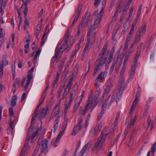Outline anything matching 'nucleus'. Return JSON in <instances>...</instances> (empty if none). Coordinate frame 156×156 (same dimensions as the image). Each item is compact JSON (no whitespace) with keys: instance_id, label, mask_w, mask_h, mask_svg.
I'll return each instance as SVG.
<instances>
[{"instance_id":"c756f323","label":"nucleus","mask_w":156,"mask_h":156,"mask_svg":"<svg viewBox=\"0 0 156 156\" xmlns=\"http://www.w3.org/2000/svg\"><path fill=\"white\" fill-rule=\"evenodd\" d=\"M71 104V103L69 102L68 103H66L65 105V107L64 109V116H65V117H67V110L70 107Z\"/></svg>"},{"instance_id":"ea45409f","label":"nucleus","mask_w":156,"mask_h":156,"mask_svg":"<svg viewBox=\"0 0 156 156\" xmlns=\"http://www.w3.org/2000/svg\"><path fill=\"white\" fill-rule=\"evenodd\" d=\"M139 98L135 97V99L133 101L132 106L133 109V108H135L136 105L137 104Z\"/></svg>"},{"instance_id":"9b49d317","label":"nucleus","mask_w":156,"mask_h":156,"mask_svg":"<svg viewBox=\"0 0 156 156\" xmlns=\"http://www.w3.org/2000/svg\"><path fill=\"white\" fill-rule=\"evenodd\" d=\"M104 12V11L103 8H102L101 9L99 13H98V11L95 12V14H96V15L95 17V21L94 24L98 25L100 23V21L101 20L102 17L103 16Z\"/></svg>"},{"instance_id":"69168bd1","label":"nucleus","mask_w":156,"mask_h":156,"mask_svg":"<svg viewBox=\"0 0 156 156\" xmlns=\"http://www.w3.org/2000/svg\"><path fill=\"white\" fill-rule=\"evenodd\" d=\"M80 144L81 141L80 140H79L78 141L77 143L76 144V148L75 149V150H76V151H77V150L79 148Z\"/></svg>"},{"instance_id":"ddd939ff","label":"nucleus","mask_w":156,"mask_h":156,"mask_svg":"<svg viewBox=\"0 0 156 156\" xmlns=\"http://www.w3.org/2000/svg\"><path fill=\"white\" fill-rule=\"evenodd\" d=\"M8 65V61L6 58L3 57L1 62H0V77L2 76L3 73V68Z\"/></svg>"},{"instance_id":"dca6fc26","label":"nucleus","mask_w":156,"mask_h":156,"mask_svg":"<svg viewBox=\"0 0 156 156\" xmlns=\"http://www.w3.org/2000/svg\"><path fill=\"white\" fill-rule=\"evenodd\" d=\"M108 72L107 71L103 72L100 73L96 79L95 82L96 84H98L99 81H101L103 79L105 78L107 76Z\"/></svg>"},{"instance_id":"6e6552de","label":"nucleus","mask_w":156,"mask_h":156,"mask_svg":"<svg viewBox=\"0 0 156 156\" xmlns=\"http://www.w3.org/2000/svg\"><path fill=\"white\" fill-rule=\"evenodd\" d=\"M69 36V31L68 30L66 31L65 34V37L63 39L62 42L63 43L61 47L59 48L58 49H57V52H58L59 54H61L60 53L64 50L65 46L66 45V43L68 41V39Z\"/></svg>"},{"instance_id":"a211bd4d","label":"nucleus","mask_w":156,"mask_h":156,"mask_svg":"<svg viewBox=\"0 0 156 156\" xmlns=\"http://www.w3.org/2000/svg\"><path fill=\"white\" fill-rule=\"evenodd\" d=\"M146 30V26L145 25L142 26L138 29L136 33L143 37L144 35L145 34Z\"/></svg>"},{"instance_id":"774afa93","label":"nucleus","mask_w":156,"mask_h":156,"mask_svg":"<svg viewBox=\"0 0 156 156\" xmlns=\"http://www.w3.org/2000/svg\"><path fill=\"white\" fill-rule=\"evenodd\" d=\"M101 0H95L94 5L96 6H98L100 3Z\"/></svg>"},{"instance_id":"4468645a","label":"nucleus","mask_w":156,"mask_h":156,"mask_svg":"<svg viewBox=\"0 0 156 156\" xmlns=\"http://www.w3.org/2000/svg\"><path fill=\"white\" fill-rule=\"evenodd\" d=\"M107 47L106 45L104 46L102 49L100 54L99 55L97 60L99 61H105V60L104 58L105 54L107 50Z\"/></svg>"},{"instance_id":"13d9d810","label":"nucleus","mask_w":156,"mask_h":156,"mask_svg":"<svg viewBox=\"0 0 156 156\" xmlns=\"http://www.w3.org/2000/svg\"><path fill=\"white\" fill-rule=\"evenodd\" d=\"M74 94L72 93L71 94L70 96V98L69 100V102L72 103V101L74 98Z\"/></svg>"},{"instance_id":"f03ea898","label":"nucleus","mask_w":156,"mask_h":156,"mask_svg":"<svg viewBox=\"0 0 156 156\" xmlns=\"http://www.w3.org/2000/svg\"><path fill=\"white\" fill-rule=\"evenodd\" d=\"M40 106H39V105H38L37 107L33 113L31 122L32 126L29 128V131L31 130H32L33 129V127L32 126L34 125L35 123L34 121L36 117L38 118L39 120H41L44 118L49 113L51 110L49 109L48 107H47L46 108H43L41 111H40L37 114Z\"/></svg>"},{"instance_id":"8fccbe9b","label":"nucleus","mask_w":156,"mask_h":156,"mask_svg":"<svg viewBox=\"0 0 156 156\" xmlns=\"http://www.w3.org/2000/svg\"><path fill=\"white\" fill-rule=\"evenodd\" d=\"M141 50L137 48V49L136 52V56L134 58L138 59L141 52Z\"/></svg>"},{"instance_id":"7ed1b4c3","label":"nucleus","mask_w":156,"mask_h":156,"mask_svg":"<svg viewBox=\"0 0 156 156\" xmlns=\"http://www.w3.org/2000/svg\"><path fill=\"white\" fill-rule=\"evenodd\" d=\"M38 132V130H37L35 132L33 133L32 135V132H29L24 146L21 150L20 156H25L30 148L28 145V142L29 141L30 143H32V141L35 138Z\"/></svg>"},{"instance_id":"79ce46f5","label":"nucleus","mask_w":156,"mask_h":156,"mask_svg":"<svg viewBox=\"0 0 156 156\" xmlns=\"http://www.w3.org/2000/svg\"><path fill=\"white\" fill-rule=\"evenodd\" d=\"M64 86H63L62 88H60L57 92V98H59L61 95V94L62 91L64 88Z\"/></svg>"},{"instance_id":"cd10ccee","label":"nucleus","mask_w":156,"mask_h":156,"mask_svg":"<svg viewBox=\"0 0 156 156\" xmlns=\"http://www.w3.org/2000/svg\"><path fill=\"white\" fill-rule=\"evenodd\" d=\"M61 56V54H59L58 52H57V49L56 48L55 50V55L51 59L52 62L53 63H54L56 61L57 62V61H56L57 58L60 57Z\"/></svg>"},{"instance_id":"393cba45","label":"nucleus","mask_w":156,"mask_h":156,"mask_svg":"<svg viewBox=\"0 0 156 156\" xmlns=\"http://www.w3.org/2000/svg\"><path fill=\"white\" fill-rule=\"evenodd\" d=\"M60 117V116H58V117H57V119L54 122V126L53 127V128L54 129V133H55V131L57 130L58 127V123L59 122V119Z\"/></svg>"},{"instance_id":"e433bc0d","label":"nucleus","mask_w":156,"mask_h":156,"mask_svg":"<svg viewBox=\"0 0 156 156\" xmlns=\"http://www.w3.org/2000/svg\"><path fill=\"white\" fill-rule=\"evenodd\" d=\"M138 90L136 91L135 97L139 98L140 95V93L141 92V88L140 87L139 84H138Z\"/></svg>"},{"instance_id":"bb28decb","label":"nucleus","mask_w":156,"mask_h":156,"mask_svg":"<svg viewBox=\"0 0 156 156\" xmlns=\"http://www.w3.org/2000/svg\"><path fill=\"white\" fill-rule=\"evenodd\" d=\"M119 117L120 114L119 113H118L117 115L116 116V119L113 123V124L112 125V128H113V129H116L117 127L118 120L119 118Z\"/></svg>"},{"instance_id":"6ab92c4d","label":"nucleus","mask_w":156,"mask_h":156,"mask_svg":"<svg viewBox=\"0 0 156 156\" xmlns=\"http://www.w3.org/2000/svg\"><path fill=\"white\" fill-rule=\"evenodd\" d=\"M136 119L137 116L136 115L135 116L133 119L131 120L129 124L128 125L126 128L125 130V133H126V134L129 131V129L130 128L131 126H134L135 122L136 120Z\"/></svg>"},{"instance_id":"aec40b11","label":"nucleus","mask_w":156,"mask_h":156,"mask_svg":"<svg viewBox=\"0 0 156 156\" xmlns=\"http://www.w3.org/2000/svg\"><path fill=\"white\" fill-rule=\"evenodd\" d=\"M106 110V105H102V110L101 112L99 114L98 117V120H99L101 119L102 118L103 115L104 113Z\"/></svg>"},{"instance_id":"4d7b16f0","label":"nucleus","mask_w":156,"mask_h":156,"mask_svg":"<svg viewBox=\"0 0 156 156\" xmlns=\"http://www.w3.org/2000/svg\"><path fill=\"white\" fill-rule=\"evenodd\" d=\"M110 95H108L107 98L105 99L104 102L103 103L102 105L104 104H106V107H107V102L109 100L110 98Z\"/></svg>"},{"instance_id":"de8ad7c7","label":"nucleus","mask_w":156,"mask_h":156,"mask_svg":"<svg viewBox=\"0 0 156 156\" xmlns=\"http://www.w3.org/2000/svg\"><path fill=\"white\" fill-rule=\"evenodd\" d=\"M126 65H123L121 68V72H120V75L121 76H123L125 73L126 70Z\"/></svg>"},{"instance_id":"b1692460","label":"nucleus","mask_w":156,"mask_h":156,"mask_svg":"<svg viewBox=\"0 0 156 156\" xmlns=\"http://www.w3.org/2000/svg\"><path fill=\"white\" fill-rule=\"evenodd\" d=\"M49 31V30L48 28H47L46 27L45 28V30L44 31V34L42 38V40H43L41 42V46H42L44 43V41L47 38V37H46L45 39H44V38L45 37H46Z\"/></svg>"},{"instance_id":"7c9ffc66","label":"nucleus","mask_w":156,"mask_h":156,"mask_svg":"<svg viewBox=\"0 0 156 156\" xmlns=\"http://www.w3.org/2000/svg\"><path fill=\"white\" fill-rule=\"evenodd\" d=\"M41 140L39 139L37 141L38 144L37 145L33 154V156L35 155L37 153L40 147V143H41Z\"/></svg>"},{"instance_id":"052dcab7","label":"nucleus","mask_w":156,"mask_h":156,"mask_svg":"<svg viewBox=\"0 0 156 156\" xmlns=\"http://www.w3.org/2000/svg\"><path fill=\"white\" fill-rule=\"evenodd\" d=\"M134 9L133 7H132L130 10V12L129 13V17H130V19H132L131 16L133 14V12Z\"/></svg>"},{"instance_id":"603ef678","label":"nucleus","mask_w":156,"mask_h":156,"mask_svg":"<svg viewBox=\"0 0 156 156\" xmlns=\"http://www.w3.org/2000/svg\"><path fill=\"white\" fill-rule=\"evenodd\" d=\"M136 43H135L134 42H133L131 44V46L129 48V53H131L133 52L132 49L134 47V45L135 44H136Z\"/></svg>"},{"instance_id":"412c9836","label":"nucleus","mask_w":156,"mask_h":156,"mask_svg":"<svg viewBox=\"0 0 156 156\" xmlns=\"http://www.w3.org/2000/svg\"><path fill=\"white\" fill-rule=\"evenodd\" d=\"M98 25L97 24H94L90 27L89 28L88 31L87 32V36H90L93 31L97 27Z\"/></svg>"},{"instance_id":"39448f33","label":"nucleus","mask_w":156,"mask_h":156,"mask_svg":"<svg viewBox=\"0 0 156 156\" xmlns=\"http://www.w3.org/2000/svg\"><path fill=\"white\" fill-rule=\"evenodd\" d=\"M114 80L112 78H110L107 81L106 86L104 89V92L101 98L100 101H103L105 97L107 96L110 91L111 89L113 87Z\"/></svg>"},{"instance_id":"a18cd8bd","label":"nucleus","mask_w":156,"mask_h":156,"mask_svg":"<svg viewBox=\"0 0 156 156\" xmlns=\"http://www.w3.org/2000/svg\"><path fill=\"white\" fill-rule=\"evenodd\" d=\"M9 116H10V118L13 117V109L12 108L10 107L9 108Z\"/></svg>"},{"instance_id":"5701e85b","label":"nucleus","mask_w":156,"mask_h":156,"mask_svg":"<svg viewBox=\"0 0 156 156\" xmlns=\"http://www.w3.org/2000/svg\"><path fill=\"white\" fill-rule=\"evenodd\" d=\"M97 132L96 127H93L90 132L89 137L92 138L95 136L97 135Z\"/></svg>"},{"instance_id":"2f4dec72","label":"nucleus","mask_w":156,"mask_h":156,"mask_svg":"<svg viewBox=\"0 0 156 156\" xmlns=\"http://www.w3.org/2000/svg\"><path fill=\"white\" fill-rule=\"evenodd\" d=\"M30 2H28L26 0V2L24 3V9L23 11L24 17H27V12L28 10L27 5Z\"/></svg>"},{"instance_id":"58836bf2","label":"nucleus","mask_w":156,"mask_h":156,"mask_svg":"<svg viewBox=\"0 0 156 156\" xmlns=\"http://www.w3.org/2000/svg\"><path fill=\"white\" fill-rule=\"evenodd\" d=\"M122 63V62H118L116 64L115 70L117 73H119V69Z\"/></svg>"},{"instance_id":"864d4df0","label":"nucleus","mask_w":156,"mask_h":156,"mask_svg":"<svg viewBox=\"0 0 156 156\" xmlns=\"http://www.w3.org/2000/svg\"><path fill=\"white\" fill-rule=\"evenodd\" d=\"M74 15H75V19L73 20L72 25H73L77 21L80 16V15H78V14H74Z\"/></svg>"},{"instance_id":"a19ab883","label":"nucleus","mask_w":156,"mask_h":156,"mask_svg":"<svg viewBox=\"0 0 156 156\" xmlns=\"http://www.w3.org/2000/svg\"><path fill=\"white\" fill-rule=\"evenodd\" d=\"M82 8V5H79L76 10V12L75 13L76 14H78V15H80V13L81 11V9Z\"/></svg>"},{"instance_id":"423d86ee","label":"nucleus","mask_w":156,"mask_h":156,"mask_svg":"<svg viewBox=\"0 0 156 156\" xmlns=\"http://www.w3.org/2000/svg\"><path fill=\"white\" fill-rule=\"evenodd\" d=\"M125 80L124 78L122 77L120 78L118 85V91L116 93L117 97L119 99L122 95L123 91L126 89Z\"/></svg>"},{"instance_id":"f3484780","label":"nucleus","mask_w":156,"mask_h":156,"mask_svg":"<svg viewBox=\"0 0 156 156\" xmlns=\"http://www.w3.org/2000/svg\"><path fill=\"white\" fill-rule=\"evenodd\" d=\"M104 141L101 139V137H98L97 141L95 143L94 146V148H96L97 150H100L101 149L102 146V144L103 143Z\"/></svg>"},{"instance_id":"37998d69","label":"nucleus","mask_w":156,"mask_h":156,"mask_svg":"<svg viewBox=\"0 0 156 156\" xmlns=\"http://www.w3.org/2000/svg\"><path fill=\"white\" fill-rule=\"evenodd\" d=\"M73 79L72 78H71L69 79L68 81V83L66 86V87L68 88V89H69L72 86V82Z\"/></svg>"},{"instance_id":"a878e982","label":"nucleus","mask_w":156,"mask_h":156,"mask_svg":"<svg viewBox=\"0 0 156 156\" xmlns=\"http://www.w3.org/2000/svg\"><path fill=\"white\" fill-rule=\"evenodd\" d=\"M92 141V140L89 141L84 145L81 151L85 153L87 150L90 147Z\"/></svg>"},{"instance_id":"680f3d73","label":"nucleus","mask_w":156,"mask_h":156,"mask_svg":"<svg viewBox=\"0 0 156 156\" xmlns=\"http://www.w3.org/2000/svg\"><path fill=\"white\" fill-rule=\"evenodd\" d=\"M129 55H127L125 57V59L124 60L123 65H126V64L127 62V61L128 58H129Z\"/></svg>"},{"instance_id":"f257e3e1","label":"nucleus","mask_w":156,"mask_h":156,"mask_svg":"<svg viewBox=\"0 0 156 156\" xmlns=\"http://www.w3.org/2000/svg\"><path fill=\"white\" fill-rule=\"evenodd\" d=\"M100 94L99 91H96L94 93V96H93L92 93L91 92L88 97V101L83 110L82 107H80L78 110L80 114L82 115H84L90 107H91V112L98 104V98Z\"/></svg>"},{"instance_id":"9d476101","label":"nucleus","mask_w":156,"mask_h":156,"mask_svg":"<svg viewBox=\"0 0 156 156\" xmlns=\"http://www.w3.org/2000/svg\"><path fill=\"white\" fill-rule=\"evenodd\" d=\"M138 59L135 58H134L133 64L131 66V69L130 70L129 76L128 80V82L131 81L133 78Z\"/></svg>"},{"instance_id":"c85d7f7f","label":"nucleus","mask_w":156,"mask_h":156,"mask_svg":"<svg viewBox=\"0 0 156 156\" xmlns=\"http://www.w3.org/2000/svg\"><path fill=\"white\" fill-rule=\"evenodd\" d=\"M81 98H80V100H78L76 99V101H78V102L76 103L75 104V105H74L73 108V113H75L76 110L77 109L78 107H79V105H80V102L81 101Z\"/></svg>"},{"instance_id":"f704fd0d","label":"nucleus","mask_w":156,"mask_h":156,"mask_svg":"<svg viewBox=\"0 0 156 156\" xmlns=\"http://www.w3.org/2000/svg\"><path fill=\"white\" fill-rule=\"evenodd\" d=\"M65 61V59H62V61L59 65L58 69V72H61L63 69V66L64 64Z\"/></svg>"},{"instance_id":"6e6d98bb","label":"nucleus","mask_w":156,"mask_h":156,"mask_svg":"<svg viewBox=\"0 0 156 156\" xmlns=\"http://www.w3.org/2000/svg\"><path fill=\"white\" fill-rule=\"evenodd\" d=\"M83 19V18L82 19V20L81 21L80 23L81 24H82V25L83 27H85L88 25L89 22H87V21H86L84 23Z\"/></svg>"},{"instance_id":"20e7f679","label":"nucleus","mask_w":156,"mask_h":156,"mask_svg":"<svg viewBox=\"0 0 156 156\" xmlns=\"http://www.w3.org/2000/svg\"><path fill=\"white\" fill-rule=\"evenodd\" d=\"M64 119H65V120L62 124L61 129L62 130L60 132L57 137L56 138L53 139L51 141V145H53L54 147H56L58 146L60 140L63 135L65 129L67 127L69 118L67 116L66 117H64Z\"/></svg>"},{"instance_id":"3c124183","label":"nucleus","mask_w":156,"mask_h":156,"mask_svg":"<svg viewBox=\"0 0 156 156\" xmlns=\"http://www.w3.org/2000/svg\"><path fill=\"white\" fill-rule=\"evenodd\" d=\"M108 133H105L103 134L101 133L99 137L101 138V139L104 141L105 140L106 137L108 135Z\"/></svg>"},{"instance_id":"1a4fd4ad","label":"nucleus","mask_w":156,"mask_h":156,"mask_svg":"<svg viewBox=\"0 0 156 156\" xmlns=\"http://www.w3.org/2000/svg\"><path fill=\"white\" fill-rule=\"evenodd\" d=\"M105 63V61L97 60L96 62V65L94 67V70L93 73V76H95L97 73L101 69Z\"/></svg>"},{"instance_id":"c9c22d12","label":"nucleus","mask_w":156,"mask_h":156,"mask_svg":"<svg viewBox=\"0 0 156 156\" xmlns=\"http://www.w3.org/2000/svg\"><path fill=\"white\" fill-rule=\"evenodd\" d=\"M38 25L37 26L35 33L36 37L37 38H38V36L40 33V31L41 29V27H38Z\"/></svg>"},{"instance_id":"e2e57ef3","label":"nucleus","mask_w":156,"mask_h":156,"mask_svg":"<svg viewBox=\"0 0 156 156\" xmlns=\"http://www.w3.org/2000/svg\"><path fill=\"white\" fill-rule=\"evenodd\" d=\"M115 100V98L113 96H112L111 98V101H110L108 105V107H110L112 103Z\"/></svg>"},{"instance_id":"2eb2a0df","label":"nucleus","mask_w":156,"mask_h":156,"mask_svg":"<svg viewBox=\"0 0 156 156\" xmlns=\"http://www.w3.org/2000/svg\"><path fill=\"white\" fill-rule=\"evenodd\" d=\"M59 105L60 103H58L55 106L54 109L51 114L52 118L55 117L56 116H58H58L61 117V115L59 114L60 112Z\"/></svg>"},{"instance_id":"f8f14e48","label":"nucleus","mask_w":156,"mask_h":156,"mask_svg":"<svg viewBox=\"0 0 156 156\" xmlns=\"http://www.w3.org/2000/svg\"><path fill=\"white\" fill-rule=\"evenodd\" d=\"M41 140V153H44L45 154L48 151V148L47 146V144L48 142L47 139H45L42 140L41 139L39 138Z\"/></svg>"},{"instance_id":"4c0bfd02","label":"nucleus","mask_w":156,"mask_h":156,"mask_svg":"<svg viewBox=\"0 0 156 156\" xmlns=\"http://www.w3.org/2000/svg\"><path fill=\"white\" fill-rule=\"evenodd\" d=\"M156 150V142H155L153 144L151 148V152L153 154H154Z\"/></svg>"},{"instance_id":"c03bdc74","label":"nucleus","mask_w":156,"mask_h":156,"mask_svg":"<svg viewBox=\"0 0 156 156\" xmlns=\"http://www.w3.org/2000/svg\"><path fill=\"white\" fill-rule=\"evenodd\" d=\"M25 20L24 21V24L23 26V29L24 30H25L26 28V27H28L29 25V23L28 22V20L27 18V17H24Z\"/></svg>"},{"instance_id":"09e8293b","label":"nucleus","mask_w":156,"mask_h":156,"mask_svg":"<svg viewBox=\"0 0 156 156\" xmlns=\"http://www.w3.org/2000/svg\"><path fill=\"white\" fill-rule=\"evenodd\" d=\"M115 64H116V63H115V62H114L112 63V64L111 67V68H110V72H109V74H112V72H113V69H114V67L115 65Z\"/></svg>"},{"instance_id":"473e14b6","label":"nucleus","mask_w":156,"mask_h":156,"mask_svg":"<svg viewBox=\"0 0 156 156\" xmlns=\"http://www.w3.org/2000/svg\"><path fill=\"white\" fill-rule=\"evenodd\" d=\"M17 97L14 95L12 97L11 100V105L13 106H14L16 104Z\"/></svg>"},{"instance_id":"49530a36","label":"nucleus","mask_w":156,"mask_h":156,"mask_svg":"<svg viewBox=\"0 0 156 156\" xmlns=\"http://www.w3.org/2000/svg\"><path fill=\"white\" fill-rule=\"evenodd\" d=\"M14 119H12V118H10V120L9 122V127L11 129H12L13 128V124Z\"/></svg>"},{"instance_id":"bf43d9fd","label":"nucleus","mask_w":156,"mask_h":156,"mask_svg":"<svg viewBox=\"0 0 156 156\" xmlns=\"http://www.w3.org/2000/svg\"><path fill=\"white\" fill-rule=\"evenodd\" d=\"M90 36H87V40L85 45H90Z\"/></svg>"},{"instance_id":"5fc2aeb1","label":"nucleus","mask_w":156,"mask_h":156,"mask_svg":"<svg viewBox=\"0 0 156 156\" xmlns=\"http://www.w3.org/2000/svg\"><path fill=\"white\" fill-rule=\"evenodd\" d=\"M33 78V77L32 75H27V82L30 83V81Z\"/></svg>"},{"instance_id":"0eeeda50","label":"nucleus","mask_w":156,"mask_h":156,"mask_svg":"<svg viewBox=\"0 0 156 156\" xmlns=\"http://www.w3.org/2000/svg\"><path fill=\"white\" fill-rule=\"evenodd\" d=\"M83 120L81 118H79L77 120V123L73 128L72 133L73 136H75L82 129Z\"/></svg>"},{"instance_id":"338daca9","label":"nucleus","mask_w":156,"mask_h":156,"mask_svg":"<svg viewBox=\"0 0 156 156\" xmlns=\"http://www.w3.org/2000/svg\"><path fill=\"white\" fill-rule=\"evenodd\" d=\"M150 105L146 104L144 108L145 111L147 112L150 109Z\"/></svg>"},{"instance_id":"4be33fe9","label":"nucleus","mask_w":156,"mask_h":156,"mask_svg":"<svg viewBox=\"0 0 156 156\" xmlns=\"http://www.w3.org/2000/svg\"><path fill=\"white\" fill-rule=\"evenodd\" d=\"M90 46L85 45L82 54L83 57H84L88 54L90 51Z\"/></svg>"},{"instance_id":"0e129e2a","label":"nucleus","mask_w":156,"mask_h":156,"mask_svg":"<svg viewBox=\"0 0 156 156\" xmlns=\"http://www.w3.org/2000/svg\"><path fill=\"white\" fill-rule=\"evenodd\" d=\"M23 63V61L21 59H19L18 61V67L19 68H21L22 67V64Z\"/></svg>"},{"instance_id":"72a5a7b5","label":"nucleus","mask_w":156,"mask_h":156,"mask_svg":"<svg viewBox=\"0 0 156 156\" xmlns=\"http://www.w3.org/2000/svg\"><path fill=\"white\" fill-rule=\"evenodd\" d=\"M141 37V36L137 34L136 33V35L135 37V40L134 42L137 44L140 41Z\"/></svg>"}]
</instances>
